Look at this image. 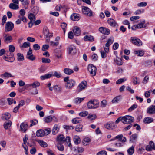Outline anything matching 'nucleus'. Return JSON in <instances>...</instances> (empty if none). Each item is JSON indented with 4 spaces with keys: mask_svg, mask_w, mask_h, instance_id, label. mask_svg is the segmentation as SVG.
<instances>
[{
    "mask_svg": "<svg viewBox=\"0 0 155 155\" xmlns=\"http://www.w3.org/2000/svg\"><path fill=\"white\" fill-rule=\"evenodd\" d=\"M28 18L31 21H35V15L32 13L29 14L28 15Z\"/></svg>",
    "mask_w": 155,
    "mask_h": 155,
    "instance_id": "nucleus-41",
    "label": "nucleus"
},
{
    "mask_svg": "<svg viewBox=\"0 0 155 155\" xmlns=\"http://www.w3.org/2000/svg\"><path fill=\"white\" fill-rule=\"evenodd\" d=\"M88 70L92 76L96 75L97 68L96 67L91 64H89L88 66Z\"/></svg>",
    "mask_w": 155,
    "mask_h": 155,
    "instance_id": "nucleus-4",
    "label": "nucleus"
},
{
    "mask_svg": "<svg viewBox=\"0 0 155 155\" xmlns=\"http://www.w3.org/2000/svg\"><path fill=\"white\" fill-rule=\"evenodd\" d=\"M37 142L42 147H46L47 146V143L41 140H38Z\"/></svg>",
    "mask_w": 155,
    "mask_h": 155,
    "instance_id": "nucleus-31",
    "label": "nucleus"
},
{
    "mask_svg": "<svg viewBox=\"0 0 155 155\" xmlns=\"http://www.w3.org/2000/svg\"><path fill=\"white\" fill-rule=\"evenodd\" d=\"M107 104V101L106 100H102L101 103V106L102 107H105Z\"/></svg>",
    "mask_w": 155,
    "mask_h": 155,
    "instance_id": "nucleus-62",
    "label": "nucleus"
},
{
    "mask_svg": "<svg viewBox=\"0 0 155 155\" xmlns=\"http://www.w3.org/2000/svg\"><path fill=\"white\" fill-rule=\"evenodd\" d=\"M87 82L85 81H82L79 85L78 87L79 88V91L84 90L87 87Z\"/></svg>",
    "mask_w": 155,
    "mask_h": 155,
    "instance_id": "nucleus-14",
    "label": "nucleus"
},
{
    "mask_svg": "<svg viewBox=\"0 0 155 155\" xmlns=\"http://www.w3.org/2000/svg\"><path fill=\"white\" fill-rule=\"evenodd\" d=\"M92 104L94 108H97L98 107L99 105V102L96 100H92Z\"/></svg>",
    "mask_w": 155,
    "mask_h": 155,
    "instance_id": "nucleus-29",
    "label": "nucleus"
},
{
    "mask_svg": "<svg viewBox=\"0 0 155 155\" xmlns=\"http://www.w3.org/2000/svg\"><path fill=\"white\" fill-rule=\"evenodd\" d=\"M73 31L74 34L75 35L78 36L80 35L81 34V31L80 30V28L77 26H76L74 27Z\"/></svg>",
    "mask_w": 155,
    "mask_h": 155,
    "instance_id": "nucleus-19",
    "label": "nucleus"
},
{
    "mask_svg": "<svg viewBox=\"0 0 155 155\" xmlns=\"http://www.w3.org/2000/svg\"><path fill=\"white\" fill-rule=\"evenodd\" d=\"M9 7L11 9L16 10L18 8L19 6L18 5L14 3H11L9 5Z\"/></svg>",
    "mask_w": 155,
    "mask_h": 155,
    "instance_id": "nucleus-27",
    "label": "nucleus"
},
{
    "mask_svg": "<svg viewBox=\"0 0 155 155\" xmlns=\"http://www.w3.org/2000/svg\"><path fill=\"white\" fill-rule=\"evenodd\" d=\"M137 107V106L136 104H134L133 105L131 106L128 109V111L129 112H131L134 109L136 108Z\"/></svg>",
    "mask_w": 155,
    "mask_h": 155,
    "instance_id": "nucleus-54",
    "label": "nucleus"
},
{
    "mask_svg": "<svg viewBox=\"0 0 155 155\" xmlns=\"http://www.w3.org/2000/svg\"><path fill=\"white\" fill-rule=\"evenodd\" d=\"M114 61L118 65H120L123 64L122 60L121 59L117 57L116 59H114Z\"/></svg>",
    "mask_w": 155,
    "mask_h": 155,
    "instance_id": "nucleus-32",
    "label": "nucleus"
},
{
    "mask_svg": "<svg viewBox=\"0 0 155 155\" xmlns=\"http://www.w3.org/2000/svg\"><path fill=\"white\" fill-rule=\"evenodd\" d=\"M147 113L150 114H155V105H151L150 106L147 110Z\"/></svg>",
    "mask_w": 155,
    "mask_h": 155,
    "instance_id": "nucleus-12",
    "label": "nucleus"
},
{
    "mask_svg": "<svg viewBox=\"0 0 155 155\" xmlns=\"http://www.w3.org/2000/svg\"><path fill=\"white\" fill-rule=\"evenodd\" d=\"M52 120L57 121V119L54 116H48L44 118V121L46 123H49L51 122Z\"/></svg>",
    "mask_w": 155,
    "mask_h": 155,
    "instance_id": "nucleus-10",
    "label": "nucleus"
},
{
    "mask_svg": "<svg viewBox=\"0 0 155 155\" xmlns=\"http://www.w3.org/2000/svg\"><path fill=\"white\" fill-rule=\"evenodd\" d=\"M28 126L27 123L23 122L20 125L19 130L22 132H25L27 130Z\"/></svg>",
    "mask_w": 155,
    "mask_h": 155,
    "instance_id": "nucleus-11",
    "label": "nucleus"
},
{
    "mask_svg": "<svg viewBox=\"0 0 155 155\" xmlns=\"http://www.w3.org/2000/svg\"><path fill=\"white\" fill-rule=\"evenodd\" d=\"M87 118L91 120H95L96 118L95 115H89L87 116Z\"/></svg>",
    "mask_w": 155,
    "mask_h": 155,
    "instance_id": "nucleus-58",
    "label": "nucleus"
},
{
    "mask_svg": "<svg viewBox=\"0 0 155 155\" xmlns=\"http://www.w3.org/2000/svg\"><path fill=\"white\" fill-rule=\"evenodd\" d=\"M91 141V140L90 138L88 137H86L84 138L83 140V143L84 145H87L88 143Z\"/></svg>",
    "mask_w": 155,
    "mask_h": 155,
    "instance_id": "nucleus-44",
    "label": "nucleus"
},
{
    "mask_svg": "<svg viewBox=\"0 0 155 155\" xmlns=\"http://www.w3.org/2000/svg\"><path fill=\"white\" fill-rule=\"evenodd\" d=\"M145 22V20H143L141 22V23H139L137 25H136L135 28H145L146 27V25L144 24Z\"/></svg>",
    "mask_w": 155,
    "mask_h": 155,
    "instance_id": "nucleus-22",
    "label": "nucleus"
},
{
    "mask_svg": "<svg viewBox=\"0 0 155 155\" xmlns=\"http://www.w3.org/2000/svg\"><path fill=\"white\" fill-rule=\"evenodd\" d=\"M134 147L133 146L129 148L127 150V152L129 155H132L134 153Z\"/></svg>",
    "mask_w": 155,
    "mask_h": 155,
    "instance_id": "nucleus-39",
    "label": "nucleus"
},
{
    "mask_svg": "<svg viewBox=\"0 0 155 155\" xmlns=\"http://www.w3.org/2000/svg\"><path fill=\"white\" fill-rule=\"evenodd\" d=\"M130 41L134 45L140 46L142 45V43L141 41L139 39L136 37H131Z\"/></svg>",
    "mask_w": 155,
    "mask_h": 155,
    "instance_id": "nucleus-6",
    "label": "nucleus"
},
{
    "mask_svg": "<svg viewBox=\"0 0 155 155\" xmlns=\"http://www.w3.org/2000/svg\"><path fill=\"white\" fill-rule=\"evenodd\" d=\"M43 33L45 36L46 42H49L50 38L52 37L53 35L52 33L49 32V30L46 26H45L43 28Z\"/></svg>",
    "mask_w": 155,
    "mask_h": 155,
    "instance_id": "nucleus-2",
    "label": "nucleus"
},
{
    "mask_svg": "<svg viewBox=\"0 0 155 155\" xmlns=\"http://www.w3.org/2000/svg\"><path fill=\"white\" fill-rule=\"evenodd\" d=\"M26 58L30 60L34 61L35 59V57L33 54L30 55H26Z\"/></svg>",
    "mask_w": 155,
    "mask_h": 155,
    "instance_id": "nucleus-60",
    "label": "nucleus"
},
{
    "mask_svg": "<svg viewBox=\"0 0 155 155\" xmlns=\"http://www.w3.org/2000/svg\"><path fill=\"white\" fill-rule=\"evenodd\" d=\"M43 130L44 136H46L49 134L51 131V129L49 128L45 129Z\"/></svg>",
    "mask_w": 155,
    "mask_h": 155,
    "instance_id": "nucleus-37",
    "label": "nucleus"
},
{
    "mask_svg": "<svg viewBox=\"0 0 155 155\" xmlns=\"http://www.w3.org/2000/svg\"><path fill=\"white\" fill-rule=\"evenodd\" d=\"M41 60L42 62L44 63H49L51 62V60L49 58H41Z\"/></svg>",
    "mask_w": 155,
    "mask_h": 155,
    "instance_id": "nucleus-53",
    "label": "nucleus"
},
{
    "mask_svg": "<svg viewBox=\"0 0 155 155\" xmlns=\"http://www.w3.org/2000/svg\"><path fill=\"white\" fill-rule=\"evenodd\" d=\"M15 50V47L12 45H10L9 46V51H6V52L9 53L11 55H13V52Z\"/></svg>",
    "mask_w": 155,
    "mask_h": 155,
    "instance_id": "nucleus-21",
    "label": "nucleus"
},
{
    "mask_svg": "<svg viewBox=\"0 0 155 155\" xmlns=\"http://www.w3.org/2000/svg\"><path fill=\"white\" fill-rule=\"evenodd\" d=\"M69 77H67L64 78V81L66 82L65 86L67 88L71 89L74 87L76 82L73 79L69 80Z\"/></svg>",
    "mask_w": 155,
    "mask_h": 155,
    "instance_id": "nucleus-1",
    "label": "nucleus"
},
{
    "mask_svg": "<svg viewBox=\"0 0 155 155\" xmlns=\"http://www.w3.org/2000/svg\"><path fill=\"white\" fill-rule=\"evenodd\" d=\"M40 85L39 82L36 81L31 84V86L33 88H35L39 87Z\"/></svg>",
    "mask_w": 155,
    "mask_h": 155,
    "instance_id": "nucleus-52",
    "label": "nucleus"
},
{
    "mask_svg": "<svg viewBox=\"0 0 155 155\" xmlns=\"http://www.w3.org/2000/svg\"><path fill=\"white\" fill-rule=\"evenodd\" d=\"M65 142H70V138L69 136H67L65 138L63 134L59 135V143H63Z\"/></svg>",
    "mask_w": 155,
    "mask_h": 155,
    "instance_id": "nucleus-5",
    "label": "nucleus"
},
{
    "mask_svg": "<svg viewBox=\"0 0 155 155\" xmlns=\"http://www.w3.org/2000/svg\"><path fill=\"white\" fill-rule=\"evenodd\" d=\"M126 79H125L124 78H120L116 81V83L117 84H120L122 82L126 81Z\"/></svg>",
    "mask_w": 155,
    "mask_h": 155,
    "instance_id": "nucleus-57",
    "label": "nucleus"
},
{
    "mask_svg": "<svg viewBox=\"0 0 155 155\" xmlns=\"http://www.w3.org/2000/svg\"><path fill=\"white\" fill-rule=\"evenodd\" d=\"M134 120V118L133 117L126 115L123 117V123L125 124H129L133 122Z\"/></svg>",
    "mask_w": 155,
    "mask_h": 155,
    "instance_id": "nucleus-3",
    "label": "nucleus"
},
{
    "mask_svg": "<svg viewBox=\"0 0 155 155\" xmlns=\"http://www.w3.org/2000/svg\"><path fill=\"white\" fill-rule=\"evenodd\" d=\"M67 24L65 22L62 23L61 25V27L63 29L64 32L65 33L66 31Z\"/></svg>",
    "mask_w": 155,
    "mask_h": 155,
    "instance_id": "nucleus-51",
    "label": "nucleus"
},
{
    "mask_svg": "<svg viewBox=\"0 0 155 155\" xmlns=\"http://www.w3.org/2000/svg\"><path fill=\"white\" fill-rule=\"evenodd\" d=\"M84 99V97L79 98L77 97L75 98L74 100V102L77 104H79L81 103Z\"/></svg>",
    "mask_w": 155,
    "mask_h": 155,
    "instance_id": "nucleus-34",
    "label": "nucleus"
},
{
    "mask_svg": "<svg viewBox=\"0 0 155 155\" xmlns=\"http://www.w3.org/2000/svg\"><path fill=\"white\" fill-rule=\"evenodd\" d=\"M81 121V120L79 119L78 118H73L72 120V122L73 123L76 124L80 123Z\"/></svg>",
    "mask_w": 155,
    "mask_h": 155,
    "instance_id": "nucleus-46",
    "label": "nucleus"
},
{
    "mask_svg": "<svg viewBox=\"0 0 155 155\" xmlns=\"http://www.w3.org/2000/svg\"><path fill=\"white\" fill-rule=\"evenodd\" d=\"M114 39L113 38H109L108 39L107 42L105 44L106 47H109L114 42Z\"/></svg>",
    "mask_w": 155,
    "mask_h": 155,
    "instance_id": "nucleus-38",
    "label": "nucleus"
},
{
    "mask_svg": "<svg viewBox=\"0 0 155 155\" xmlns=\"http://www.w3.org/2000/svg\"><path fill=\"white\" fill-rule=\"evenodd\" d=\"M3 36L4 41L5 42L9 43L11 42L12 41V38L11 36L7 35V34H4L3 35Z\"/></svg>",
    "mask_w": 155,
    "mask_h": 155,
    "instance_id": "nucleus-18",
    "label": "nucleus"
},
{
    "mask_svg": "<svg viewBox=\"0 0 155 155\" xmlns=\"http://www.w3.org/2000/svg\"><path fill=\"white\" fill-rule=\"evenodd\" d=\"M147 4V3L146 2H143L138 3L137 5L138 7H144L146 6Z\"/></svg>",
    "mask_w": 155,
    "mask_h": 155,
    "instance_id": "nucleus-59",
    "label": "nucleus"
},
{
    "mask_svg": "<svg viewBox=\"0 0 155 155\" xmlns=\"http://www.w3.org/2000/svg\"><path fill=\"white\" fill-rule=\"evenodd\" d=\"M94 37L90 35H85L84 37V39L85 41L93 42L94 40Z\"/></svg>",
    "mask_w": 155,
    "mask_h": 155,
    "instance_id": "nucleus-15",
    "label": "nucleus"
},
{
    "mask_svg": "<svg viewBox=\"0 0 155 155\" xmlns=\"http://www.w3.org/2000/svg\"><path fill=\"white\" fill-rule=\"evenodd\" d=\"M1 76L2 77H4L7 78H9L11 77H13V76L11 75V74L8 72H5L3 74L1 75Z\"/></svg>",
    "mask_w": 155,
    "mask_h": 155,
    "instance_id": "nucleus-40",
    "label": "nucleus"
},
{
    "mask_svg": "<svg viewBox=\"0 0 155 155\" xmlns=\"http://www.w3.org/2000/svg\"><path fill=\"white\" fill-rule=\"evenodd\" d=\"M121 96H118L114 98L112 101V103H117L120 101L121 99Z\"/></svg>",
    "mask_w": 155,
    "mask_h": 155,
    "instance_id": "nucleus-28",
    "label": "nucleus"
},
{
    "mask_svg": "<svg viewBox=\"0 0 155 155\" xmlns=\"http://www.w3.org/2000/svg\"><path fill=\"white\" fill-rule=\"evenodd\" d=\"M67 51L69 54H74L76 52V49L74 45H70L67 48Z\"/></svg>",
    "mask_w": 155,
    "mask_h": 155,
    "instance_id": "nucleus-9",
    "label": "nucleus"
},
{
    "mask_svg": "<svg viewBox=\"0 0 155 155\" xmlns=\"http://www.w3.org/2000/svg\"><path fill=\"white\" fill-rule=\"evenodd\" d=\"M11 56L10 57H9V56L8 59H6V61L10 62H12L14 61L15 60V58L13 57V55H11Z\"/></svg>",
    "mask_w": 155,
    "mask_h": 155,
    "instance_id": "nucleus-55",
    "label": "nucleus"
},
{
    "mask_svg": "<svg viewBox=\"0 0 155 155\" xmlns=\"http://www.w3.org/2000/svg\"><path fill=\"white\" fill-rule=\"evenodd\" d=\"M31 124L30 126L31 127L33 125L36 124L38 122V120L36 119L34 120H31L30 121Z\"/></svg>",
    "mask_w": 155,
    "mask_h": 155,
    "instance_id": "nucleus-63",
    "label": "nucleus"
},
{
    "mask_svg": "<svg viewBox=\"0 0 155 155\" xmlns=\"http://www.w3.org/2000/svg\"><path fill=\"white\" fill-rule=\"evenodd\" d=\"M17 59L19 61H22L24 60V58L23 55L22 54L18 53L17 54Z\"/></svg>",
    "mask_w": 155,
    "mask_h": 155,
    "instance_id": "nucleus-43",
    "label": "nucleus"
},
{
    "mask_svg": "<svg viewBox=\"0 0 155 155\" xmlns=\"http://www.w3.org/2000/svg\"><path fill=\"white\" fill-rule=\"evenodd\" d=\"M12 124V122L10 121H9L8 122H6L4 124V128L5 129H7L11 126Z\"/></svg>",
    "mask_w": 155,
    "mask_h": 155,
    "instance_id": "nucleus-30",
    "label": "nucleus"
},
{
    "mask_svg": "<svg viewBox=\"0 0 155 155\" xmlns=\"http://www.w3.org/2000/svg\"><path fill=\"white\" fill-rule=\"evenodd\" d=\"M134 53L138 56H142L144 54V52L142 50H138V51H135Z\"/></svg>",
    "mask_w": 155,
    "mask_h": 155,
    "instance_id": "nucleus-26",
    "label": "nucleus"
},
{
    "mask_svg": "<svg viewBox=\"0 0 155 155\" xmlns=\"http://www.w3.org/2000/svg\"><path fill=\"white\" fill-rule=\"evenodd\" d=\"M153 121V119L150 117H147L144 118V123L145 124H149Z\"/></svg>",
    "mask_w": 155,
    "mask_h": 155,
    "instance_id": "nucleus-35",
    "label": "nucleus"
},
{
    "mask_svg": "<svg viewBox=\"0 0 155 155\" xmlns=\"http://www.w3.org/2000/svg\"><path fill=\"white\" fill-rule=\"evenodd\" d=\"M84 150V148L82 147H78L74 148V151L78 153H82Z\"/></svg>",
    "mask_w": 155,
    "mask_h": 155,
    "instance_id": "nucleus-45",
    "label": "nucleus"
},
{
    "mask_svg": "<svg viewBox=\"0 0 155 155\" xmlns=\"http://www.w3.org/2000/svg\"><path fill=\"white\" fill-rule=\"evenodd\" d=\"M11 117V115L8 113H5L2 114V118L4 120H8Z\"/></svg>",
    "mask_w": 155,
    "mask_h": 155,
    "instance_id": "nucleus-23",
    "label": "nucleus"
},
{
    "mask_svg": "<svg viewBox=\"0 0 155 155\" xmlns=\"http://www.w3.org/2000/svg\"><path fill=\"white\" fill-rule=\"evenodd\" d=\"M137 134H133L130 137V141L134 142L137 139Z\"/></svg>",
    "mask_w": 155,
    "mask_h": 155,
    "instance_id": "nucleus-36",
    "label": "nucleus"
},
{
    "mask_svg": "<svg viewBox=\"0 0 155 155\" xmlns=\"http://www.w3.org/2000/svg\"><path fill=\"white\" fill-rule=\"evenodd\" d=\"M115 125L113 122H108L104 125V127L106 129L109 130L113 129Z\"/></svg>",
    "mask_w": 155,
    "mask_h": 155,
    "instance_id": "nucleus-17",
    "label": "nucleus"
},
{
    "mask_svg": "<svg viewBox=\"0 0 155 155\" xmlns=\"http://www.w3.org/2000/svg\"><path fill=\"white\" fill-rule=\"evenodd\" d=\"M18 17L19 18V19H20L23 22H27L26 18L24 15H19Z\"/></svg>",
    "mask_w": 155,
    "mask_h": 155,
    "instance_id": "nucleus-50",
    "label": "nucleus"
},
{
    "mask_svg": "<svg viewBox=\"0 0 155 155\" xmlns=\"http://www.w3.org/2000/svg\"><path fill=\"white\" fill-rule=\"evenodd\" d=\"M74 141L76 144H79L81 142L80 138L78 136H76L74 138Z\"/></svg>",
    "mask_w": 155,
    "mask_h": 155,
    "instance_id": "nucleus-42",
    "label": "nucleus"
},
{
    "mask_svg": "<svg viewBox=\"0 0 155 155\" xmlns=\"http://www.w3.org/2000/svg\"><path fill=\"white\" fill-rule=\"evenodd\" d=\"M115 139H118L119 141L122 142H124L126 141V139L125 137H123L122 134L118 135L116 136Z\"/></svg>",
    "mask_w": 155,
    "mask_h": 155,
    "instance_id": "nucleus-20",
    "label": "nucleus"
},
{
    "mask_svg": "<svg viewBox=\"0 0 155 155\" xmlns=\"http://www.w3.org/2000/svg\"><path fill=\"white\" fill-rule=\"evenodd\" d=\"M71 19L73 21H77L80 18V15L78 14L73 13L70 17Z\"/></svg>",
    "mask_w": 155,
    "mask_h": 155,
    "instance_id": "nucleus-16",
    "label": "nucleus"
},
{
    "mask_svg": "<svg viewBox=\"0 0 155 155\" xmlns=\"http://www.w3.org/2000/svg\"><path fill=\"white\" fill-rule=\"evenodd\" d=\"M144 11V10L143 9H138L136 11L134 12V14L135 15H137L140 14L141 13H143Z\"/></svg>",
    "mask_w": 155,
    "mask_h": 155,
    "instance_id": "nucleus-56",
    "label": "nucleus"
},
{
    "mask_svg": "<svg viewBox=\"0 0 155 155\" xmlns=\"http://www.w3.org/2000/svg\"><path fill=\"white\" fill-rule=\"evenodd\" d=\"M91 58L93 61H96L97 60L98 56L97 54H94L91 56Z\"/></svg>",
    "mask_w": 155,
    "mask_h": 155,
    "instance_id": "nucleus-61",
    "label": "nucleus"
},
{
    "mask_svg": "<svg viewBox=\"0 0 155 155\" xmlns=\"http://www.w3.org/2000/svg\"><path fill=\"white\" fill-rule=\"evenodd\" d=\"M82 125H78L76 127L75 130L77 132H81L82 131Z\"/></svg>",
    "mask_w": 155,
    "mask_h": 155,
    "instance_id": "nucleus-48",
    "label": "nucleus"
},
{
    "mask_svg": "<svg viewBox=\"0 0 155 155\" xmlns=\"http://www.w3.org/2000/svg\"><path fill=\"white\" fill-rule=\"evenodd\" d=\"M36 136L39 137H42L44 136L43 130L42 129H40L37 130L36 132Z\"/></svg>",
    "mask_w": 155,
    "mask_h": 155,
    "instance_id": "nucleus-25",
    "label": "nucleus"
},
{
    "mask_svg": "<svg viewBox=\"0 0 155 155\" xmlns=\"http://www.w3.org/2000/svg\"><path fill=\"white\" fill-rule=\"evenodd\" d=\"M30 46V43L29 42H24L22 45L20 46L21 48H26Z\"/></svg>",
    "mask_w": 155,
    "mask_h": 155,
    "instance_id": "nucleus-49",
    "label": "nucleus"
},
{
    "mask_svg": "<svg viewBox=\"0 0 155 155\" xmlns=\"http://www.w3.org/2000/svg\"><path fill=\"white\" fill-rule=\"evenodd\" d=\"M99 30L100 32L104 34L108 35L110 33V30L108 28L104 27L99 28Z\"/></svg>",
    "mask_w": 155,
    "mask_h": 155,
    "instance_id": "nucleus-13",
    "label": "nucleus"
},
{
    "mask_svg": "<svg viewBox=\"0 0 155 155\" xmlns=\"http://www.w3.org/2000/svg\"><path fill=\"white\" fill-rule=\"evenodd\" d=\"M88 114V113L87 111H84L83 112H81L80 113L79 115L81 117H85Z\"/></svg>",
    "mask_w": 155,
    "mask_h": 155,
    "instance_id": "nucleus-64",
    "label": "nucleus"
},
{
    "mask_svg": "<svg viewBox=\"0 0 155 155\" xmlns=\"http://www.w3.org/2000/svg\"><path fill=\"white\" fill-rule=\"evenodd\" d=\"M64 71L65 73L68 75H70L74 72L73 70L68 68H65L64 70Z\"/></svg>",
    "mask_w": 155,
    "mask_h": 155,
    "instance_id": "nucleus-33",
    "label": "nucleus"
},
{
    "mask_svg": "<svg viewBox=\"0 0 155 155\" xmlns=\"http://www.w3.org/2000/svg\"><path fill=\"white\" fill-rule=\"evenodd\" d=\"M52 75L50 74H46L44 75L41 76L40 77L41 79L42 80H44L45 79L51 77Z\"/></svg>",
    "mask_w": 155,
    "mask_h": 155,
    "instance_id": "nucleus-47",
    "label": "nucleus"
},
{
    "mask_svg": "<svg viewBox=\"0 0 155 155\" xmlns=\"http://www.w3.org/2000/svg\"><path fill=\"white\" fill-rule=\"evenodd\" d=\"M108 24L111 26L114 27L117 24L115 21L112 19H109L107 20Z\"/></svg>",
    "mask_w": 155,
    "mask_h": 155,
    "instance_id": "nucleus-24",
    "label": "nucleus"
},
{
    "mask_svg": "<svg viewBox=\"0 0 155 155\" xmlns=\"http://www.w3.org/2000/svg\"><path fill=\"white\" fill-rule=\"evenodd\" d=\"M82 12L84 14L89 17L94 16L92 11L87 7H85L83 8L82 9Z\"/></svg>",
    "mask_w": 155,
    "mask_h": 155,
    "instance_id": "nucleus-7",
    "label": "nucleus"
},
{
    "mask_svg": "<svg viewBox=\"0 0 155 155\" xmlns=\"http://www.w3.org/2000/svg\"><path fill=\"white\" fill-rule=\"evenodd\" d=\"M14 27L13 23L11 21L7 22L6 24L5 27V31L6 32H8L11 31Z\"/></svg>",
    "mask_w": 155,
    "mask_h": 155,
    "instance_id": "nucleus-8",
    "label": "nucleus"
}]
</instances>
